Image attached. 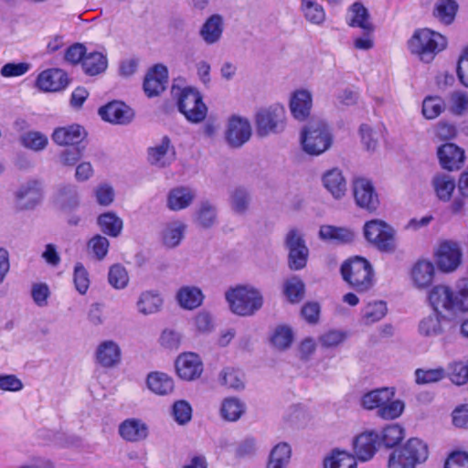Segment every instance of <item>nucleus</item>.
Instances as JSON below:
<instances>
[{
	"mask_svg": "<svg viewBox=\"0 0 468 468\" xmlns=\"http://www.w3.org/2000/svg\"><path fill=\"white\" fill-rule=\"evenodd\" d=\"M429 300L436 311L441 309L452 314L468 311V279L460 280L455 292L445 285L434 286Z\"/></svg>",
	"mask_w": 468,
	"mask_h": 468,
	"instance_id": "f257e3e1",
	"label": "nucleus"
},
{
	"mask_svg": "<svg viewBox=\"0 0 468 468\" xmlns=\"http://www.w3.org/2000/svg\"><path fill=\"white\" fill-rule=\"evenodd\" d=\"M340 272L343 280L358 292L368 291L374 284V270L366 258H349L341 265Z\"/></svg>",
	"mask_w": 468,
	"mask_h": 468,
	"instance_id": "f03ea898",
	"label": "nucleus"
},
{
	"mask_svg": "<svg viewBox=\"0 0 468 468\" xmlns=\"http://www.w3.org/2000/svg\"><path fill=\"white\" fill-rule=\"evenodd\" d=\"M230 310L240 316H251L263 305L261 292L250 285H239L226 292Z\"/></svg>",
	"mask_w": 468,
	"mask_h": 468,
	"instance_id": "7ed1b4c3",
	"label": "nucleus"
},
{
	"mask_svg": "<svg viewBox=\"0 0 468 468\" xmlns=\"http://www.w3.org/2000/svg\"><path fill=\"white\" fill-rule=\"evenodd\" d=\"M446 38L429 28L418 29L408 41V48L420 60L429 63L446 48Z\"/></svg>",
	"mask_w": 468,
	"mask_h": 468,
	"instance_id": "20e7f679",
	"label": "nucleus"
},
{
	"mask_svg": "<svg viewBox=\"0 0 468 468\" xmlns=\"http://www.w3.org/2000/svg\"><path fill=\"white\" fill-rule=\"evenodd\" d=\"M301 144L305 153L319 155L331 147L333 135L324 121H313L303 129Z\"/></svg>",
	"mask_w": 468,
	"mask_h": 468,
	"instance_id": "39448f33",
	"label": "nucleus"
},
{
	"mask_svg": "<svg viewBox=\"0 0 468 468\" xmlns=\"http://www.w3.org/2000/svg\"><path fill=\"white\" fill-rule=\"evenodd\" d=\"M428 446L417 438L410 439L406 444L392 452L388 459V468H415L428 458Z\"/></svg>",
	"mask_w": 468,
	"mask_h": 468,
	"instance_id": "423d86ee",
	"label": "nucleus"
},
{
	"mask_svg": "<svg viewBox=\"0 0 468 468\" xmlns=\"http://www.w3.org/2000/svg\"><path fill=\"white\" fill-rule=\"evenodd\" d=\"M256 133L266 137L271 133H282L286 127V112L280 104L261 109L256 114Z\"/></svg>",
	"mask_w": 468,
	"mask_h": 468,
	"instance_id": "0eeeda50",
	"label": "nucleus"
},
{
	"mask_svg": "<svg viewBox=\"0 0 468 468\" xmlns=\"http://www.w3.org/2000/svg\"><path fill=\"white\" fill-rule=\"evenodd\" d=\"M284 247L288 251V267L292 271L305 268L309 258V249L303 235L297 229H290L284 238Z\"/></svg>",
	"mask_w": 468,
	"mask_h": 468,
	"instance_id": "6e6552de",
	"label": "nucleus"
},
{
	"mask_svg": "<svg viewBox=\"0 0 468 468\" xmlns=\"http://www.w3.org/2000/svg\"><path fill=\"white\" fill-rule=\"evenodd\" d=\"M177 106L179 112L191 122L198 123L207 116V108L198 90L194 88L186 87L181 90Z\"/></svg>",
	"mask_w": 468,
	"mask_h": 468,
	"instance_id": "1a4fd4ad",
	"label": "nucleus"
},
{
	"mask_svg": "<svg viewBox=\"0 0 468 468\" xmlns=\"http://www.w3.org/2000/svg\"><path fill=\"white\" fill-rule=\"evenodd\" d=\"M43 198L42 182L30 179L22 184L15 193L16 207L19 210H32L38 206Z\"/></svg>",
	"mask_w": 468,
	"mask_h": 468,
	"instance_id": "9d476101",
	"label": "nucleus"
},
{
	"mask_svg": "<svg viewBox=\"0 0 468 468\" xmlns=\"http://www.w3.org/2000/svg\"><path fill=\"white\" fill-rule=\"evenodd\" d=\"M250 121L239 115H232L228 121L225 140L231 148H239L251 137Z\"/></svg>",
	"mask_w": 468,
	"mask_h": 468,
	"instance_id": "9b49d317",
	"label": "nucleus"
},
{
	"mask_svg": "<svg viewBox=\"0 0 468 468\" xmlns=\"http://www.w3.org/2000/svg\"><path fill=\"white\" fill-rule=\"evenodd\" d=\"M354 197L356 205L369 212L376 211L379 206L378 196L370 180L356 178L353 183Z\"/></svg>",
	"mask_w": 468,
	"mask_h": 468,
	"instance_id": "f8f14e48",
	"label": "nucleus"
},
{
	"mask_svg": "<svg viewBox=\"0 0 468 468\" xmlns=\"http://www.w3.org/2000/svg\"><path fill=\"white\" fill-rule=\"evenodd\" d=\"M99 114L105 122L125 125L134 118L133 110L125 103L118 101L109 102L99 109Z\"/></svg>",
	"mask_w": 468,
	"mask_h": 468,
	"instance_id": "ddd939ff",
	"label": "nucleus"
},
{
	"mask_svg": "<svg viewBox=\"0 0 468 468\" xmlns=\"http://www.w3.org/2000/svg\"><path fill=\"white\" fill-rule=\"evenodd\" d=\"M69 84L68 74L60 69H48L42 71L36 80L37 87L48 92L63 90Z\"/></svg>",
	"mask_w": 468,
	"mask_h": 468,
	"instance_id": "4468645a",
	"label": "nucleus"
},
{
	"mask_svg": "<svg viewBox=\"0 0 468 468\" xmlns=\"http://www.w3.org/2000/svg\"><path fill=\"white\" fill-rule=\"evenodd\" d=\"M439 163L444 170H459L464 163V150L455 144L445 143L437 149Z\"/></svg>",
	"mask_w": 468,
	"mask_h": 468,
	"instance_id": "2eb2a0df",
	"label": "nucleus"
},
{
	"mask_svg": "<svg viewBox=\"0 0 468 468\" xmlns=\"http://www.w3.org/2000/svg\"><path fill=\"white\" fill-rule=\"evenodd\" d=\"M176 369L180 378L191 381L201 376L203 363L197 354L184 353L176 358Z\"/></svg>",
	"mask_w": 468,
	"mask_h": 468,
	"instance_id": "dca6fc26",
	"label": "nucleus"
},
{
	"mask_svg": "<svg viewBox=\"0 0 468 468\" xmlns=\"http://www.w3.org/2000/svg\"><path fill=\"white\" fill-rule=\"evenodd\" d=\"M168 81V69L162 64H156L147 72L144 81V90L148 97L159 95L165 90Z\"/></svg>",
	"mask_w": 468,
	"mask_h": 468,
	"instance_id": "f3484780",
	"label": "nucleus"
},
{
	"mask_svg": "<svg viewBox=\"0 0 468 468\" xmlns=\"http://www.w3.org/2000/svg\"><path fill=\"white\" fill-rule=\"evenodd\" d=\"M380 444V436L375 431H366L354 440V452L356 457L362 462L370 460Z\"/></svg>",
	"mask_w": 468,
	"mask_h": 468,
	"instance_id": "a211bd4d",
	"label": "nucleus"
},
{
	"mask_svg": "<svg viewBox=\"0 0 468 468\" xmlns=\"http://www.w3.org/2000/svg\"><path fill=\"white\" fill-rule=\"evenodd\" d=\"M438 267L443 271H452L461 263V250L454 242H442L436 253Z\"/></svg>",
	"mask_w": 468,
	"mask_h": 468,
	"instance_id": "6ab92c4d",
	"label": "nucleus"
},
{
	"mask_svg": "<svg viewBox=\"0 0 468 468\" xmlns=\"http://www.w3.org/2000/svg\"><path fill=\"white\" fill-rule=\"evenodd\" d=\"M119 435L126 441L139 442L148 437V426L140 419L124 420L118 428Z\"/></svg>",
	"mask_w": 468,
	"mask_h": 468,
	"instance_id": "aec40b11",
	"label": "nucleus"
},
{
	"mask_svg": "<svg viewBox=\"0 0 468 468\" xmlns=\"http://www.w3.org/2000/svg\"><path fill=\"white\" fill-rule=\"evenodd\" d=\"M312 105V94L307 90H297L291 96L290 111L297 121L303 122L309 117Z\"/></svg>",
	"mask_w": 468,
	"mask_h": 468,
	"instance_id": "412c9836",
	"label": "nucleus"
},
{
	"mask_svg": "<svg viewBox=\"0 0 468 468\" xmlns=\"http://www.w3.org/2000/svg\"><path fill=\"white\" fill-rule=\"evenodd\" d=\"M174 154L171 140L165 135L159 144L148 148V162L157 167H165L171 164Z\"/></svg>",
	"mask_w": 468,
	"mask_h": 468,
	"instance_id": "4be33fe9",
	"label": "nucleus"
},
{
	"mask_svg": "<svg viewBox=\"0 0 468 468\" xmlns=\"http://www.w3.org/2000/svg\"><path fill=\"white\" fill-rule=\"evenodd\" d=\"M252 202L251 192L245 186H239L229 191V204L230 210L237 216H245Z\"/></svg>",
	"mask_w": 468,
	"mask_h": 468,
	"instance_id": "5701e85b",
	"label": "nucleus"
},
{
	"mask_svg": "<svg viewBox=\"0 0 468 468\" xmlns=\"http://www.w3.org/2000/svg\"><path fill=\"white\" fill-rule=\"evenodd\" d=\"M121 348L116 342L105 340L98 346L95 357L101 367H113L121 361Z\"/></svg>",
	"mask_w": 468,
	"mask_h": 468,
	"instance_id": "b1692460",
	"label": "nucleus"
},
{
	"mask_svg": "<svg viewBox=\"0 0 468 468\" xmlns=\"http://www.w3.org/2000/svg\"><path fill=\"white\" fill-rule=\"evenodd\" d=\"M195 198L196 192L190 187H174L167 194L166 206L172 211H179L188 207Z\"/></svg>",
	"mask_w": 468,
	"mask_h": 468,
	"instance_id": "393cba45",
	"label": "nucleus"
},
{
	"mask_svg": "<svg viewBox=\"0 0 468 468\" xmlns=\"http://www.w3.org/2000/svg\"><path fill=\"white\" fill-rule=\"evenodd\" d=\"M224 22L220 15L210 16L201 26L199 36L207 45H214L222 37Z\"/></svg>",
	"mask_w": 468,
	"mask_h": 468,
	"instance_id": "a878e982",
	"label": "nucleus"
},
{
	"mask_svg": "<svg viewBox=\"0 0 468 468\" xmlns=\"http://www.w3.org/2000/svg\"><path fill=\"white\" fill-rule=\"evenodd\" d=\"M186 228L180 220L166 223L160 233L162 244L167 249L178 247L185 237Z\"/></svg>",
	"mask_w": 468,
	"mask_h": 468,
	"instance_id": "bb28decb",
	"label": "nucleus"
},
{
	"mask_svg": "<svg viewBox=\"0 0 468 468\" xmlns=\"http://www.w3.org/2000/svg\"><path fill=\"white\" fill-rule=\"evenodd\" d=\"M323 185L336 199L344 197L346 192V181L338 168H333L324 174Z\"/></svg>",
	"mask_w": 468,
	"mask_h": 468,
	"instance_id": "cd10ccee",
	"label": "nucleus"
},
{
	"mask_svg": "<svg viewBox=\"0 0 468 468\" xmlns=\"http://www.w3.org/2000/svg\"><path fill=\"white\" fill-rule=\"evenodd\" d=\"M431 185L437 197L442 202L450 201L456 187L454 178L444 173H438L434 175L431 180Z\"/></svg>",
	"mask_w": 468,
	"mask_h": 468,
	"instance_id": "c85d7f7f",
	"label": "nucleus"
},
{
	"mask_svg": "<svg viewBox=\"0 0 468 468\" xmlns=\"http://www.w3.org/2000/svg\"><path fill=\"white\" fill-rule=\"evenodd\" d=\"M84 129L78 124L58 127L52 133V140L58 145L74 144L80 142Z\"/></svg>",
	"mask_w": 468,
	"mask_h": 468,
	"instance_id": "c756f323",
	"label": "nucleus"
},
{
	"mask_svg": "<svg viewBox=\"0 0 468 468\" xmlns=\"http://www.w3.org/2000/svg\"><path fill=\"white\" fill-rule=\"evenodd\" d=\"M395 395L392 388H382L371 390L361 398V405L367 410H379L384 403L389 402Z\"/></svg>",
	"mask_w": 468,
	"mask_h": 468,
	"instance_id": "7c9ffc66",
	"label": "nucleus"
},
{
	"mask_svg": "<svg viewBox=\"0 0 468 468\" xmlns=\"http://www.w3.org/2000/svg\"><path fill=\"white\" fill-rule=\"evenodd\" d=\"M371 245H373L380 252H395L397 249L395 229L385 222L382 229L378 231L377 239L373 240Z\"/></svg>",
	"mask_w": 468,
	"mask_h": 468,
	"instance_id": "2f4dec72",
	"label": "nucleus"
},
{
	"mask_svg": "<svg viewBox=\"0 0 468 468\" xmlns=\"http://www.w3.org/2000/svg\"><path fill=\"white\" fill-rule=\"evenodd\" d=\"M97 223L104 234L112 238L119 237L123 228L122 219L112 211L101 214L97 218Z\"/></svg>",
	"mask_w": 468,
	"mask_h": 468,
	"instance_id": "473e14b6",
	"label": "nucleus"
},
{
	"mask_svg": "<svg viewBox=\"0 0 468 468\" xmlns=\"http://www.w3.org/2000/svg\"><path fill=\"white\" fill-rule=\"evenodd\" d=\"M291 456V446L286 442H280L271 449L266 468H286Z\"/></svg>",
	"mask_w": 468,
	"mask_h": 468,
	"instance_id": "72a5a7b5",
	"label": "nucleus"
},
{
	"mask_svg": "<svg viewBox=\"0 0 468 468\" xmlns=\"http://www.w3.org/2000/svg\"><path fill=\"white\" fill-rule=\"evenodd\" d=\"M217 216L216 206L208 200H203L196 210L195 221L201 228L209 229L217 222Z\"/></svg>",
	"mask_w": 468,
	"mask_h": 468,
	"instance_id": "f704fd0d",
	"label": "nucleus"
},
{
	"mask_svg": "<svg viewBox=\"0 0 468 468\" xmlns=\"http://www.w3.org/2000/svg\"><path fill=\"white\" fill-rule=\"evenodd\" d=\"M412 279L419 288H424L432 282L434 276V266L427 261H419L412 269Z\"/></svg>",
	"mask_w": 468,
	"mask_h": 468,
	"instance_id": "c9c22d12",
	"label": "nucleus"
},
{
	"mask_svg": "<svg viewBox=\"0 0 468 468\" xmlns=\"http://www.w3.org/2000/svg\"><path fill=\"white\" fill-rule=\"evenodd\" d=\"M176 298L183 308L191 310L201 305L204 295L199 288L186 286L178 291Z\"/></svg>",
	"mask_w": 468,
	"mask_h": 468,
	"instance_id": "e433bc0d",
	"label": "nucleus"
},
{
	"mask_svg": "<svg viewBox=\"0 0 468 468\" xmlns=\"http://www.w3.org/2000/svg\"><path fill=\"white\" fill-rule=\"evenodd\" d=\"M319 237L335 243H348L354 239V233L346 228L324 225L320 228Z\"/></svg>",
	"mask_w": 468,
	"mask_h": 468,
	"instance_id": "4c0bfd02",
	"label": "nucleus"
},
{
	"mask_svg": "<svg viewBox=\"0 0 468 468\" xmlns=\"http://www.w3.org/2000/svg\"><path fill=\"white\" fill-rule=\"evenodd\" d=\"M148 388L158 395H167L174 389V380L167 374L154 372L148 375Z\"/></svg>",
	"mask_w": 468,
	"mask_h": 468,
	"instance_id": "58836bf2",
	"label": "nucleus"
},
{
	"mask_svg": "<svg viewBox=\"0 0 468 468\" xmlns=\"http://www.w3.org/2000/svg\"><path fill=\"white\" fill-rule=\"evenodd\" d=\"M162 304L163 299L157 292L153 291L142 292L137 301L138 311L144 315L159 312Z\"/></svg>",
	"mask_w": 468,
	"mask_h": 468,
	"instance_id": "ea45409f",
	"label": "nucleus"
},
{
	"mask_svg": "<svg viewBox=\"0 0 468 468\" xmlns=\"http://www.w3.org/2000/svg\"><path fill=\"white\" fill-rule=\"evenodd\" d=\"M81 65L87 75L95 76L105 71L108 60L106 56L101 52H90L86 54Z\"/></svg>",
	"mask_w": 468,
	"mask_h": 468,
	"instance_id": "a19ab883",
	"label": "nucleus"
},
{
	"mask_svg": "<svg viewBox=\"0 0 468 468\" xmlns=\"http://www.w3.org/2000/svg\"><path fill=\"white\" fill-rule=\"evenodd\" d=\"M459 5L455 0H439L434 6L433 16L445 25L453 22Z\"/></svg>",
	"mask_w": 468,
	"mask_h": 468,
	"instance_id": "79ce46f5",
	"label": "nucleus"
},
{
	"mask_svg": "<svg viewBox=\"0 0 468 468\" xmlns=\"http://www.w3.org/2000/svg\"><path fill=\"white\" fill-rule=\"evenodd\" d=\"M245 408L240 399L234 397L227 398L221 404L220 415L225 420L236 421L245 412Z\"/></svg>",
	"mask_w": 468,
	"mask_h": 468,
	"instance_id": "37998d69",
	"label": "nucleus"
},
{
	"mask_svg": "<svg viewBox=\"0 0 468 468\" xmlns=\"http://www.w3.org/2000/svg\"><path fill=\"white\" fill-rule=\"evenodd\" d=\"M350 11L353 14V17L349 22L350 27H360L367 33H371L374 30L373 25L368 21V11L361 3H354L350 7Z\"/></svg>",
	"mask_w": 468,
	"mask_h": 468,
	"instance_id": "c03bdc74",
	"label": "nucleus"
},
{
	"mask_svg": "<svg viewBox=\"0 0 468 468\" xmlns=\"http://www.w3.org/2000/svg\"><path fill=\"white\" fill-rule=\"evenodd\" d=\"M271 344L278 350L283 351L288 349L293 341V333L290 326L285 324L278 325L271 336Z\"/></svg>",
	"mask_w": 468,
	"mask_h": 468,
	"instance_id": "a18cd8bd",
	"label": "nucleus"
},
{
	"mask_svg": "<svg viewBox=\"0 0 468 468\" xmlns=\"http://www.w3.org/2000/svg\"><path fill=\"white\" fill-rule=\"evenodd\" d=\"M434 314L428 315L423 318L419 324V331L422 335L433 336L438 335L442 332L441 320L439 313L443 310L436 311L434 308Z\"/></svg>",
	"mask_w": 468,
	"mask_h": 468,
	"instance_id": "49530a36",
	"label": "nucleus"
},
{
	"mask_svg": "<svg viewBox=\"0 0 468 468\" xmlns=\"http://www.w3.org/2000/svg\"><path fill=\"white\" fill-rule=\"evenodd\" d=\"M219 381L223 386L235 390L244 388V374L235 368L226 367L219 374Z\"/></svg>",
	"mask_w": 468,
	"mask_h": 468,
	"instance_id": "de8ad7c7",
	"label": "nucleus"
},
{
	"mask_svg": "<svg viewBox=\"0 0 468 468\" xmlns=\"http://www.w3.org/2000/svg\"><path fill=\"white\" fill-rule=\"evenodd\" d=\"M324 468H356L352 455L346 452L334 451L331 456L324 459Z\"/></svg>",
	"mask_w": 468,
	"mask_h": 468,
	"instance_id": "09e8293b",
	"label": "nucleus"
},
{
	"mask_svg": "<svg viewBox=\"0 0 468 468\" xmlns=\"http://www.w3.org/2000/svg\"><path fill=\"white\" fill-rule=\"evenodd\" d=\"M387 305L383 301L368 303L362 311V318L366 324L381 320L387 314Z\"/></svg>",
	"mask_w": 468,
	"mask_h": 468,
	"instance_id": "8fccbe9b",
	"label": "nucleus"
},
{
	"mask_svg": "<svg viewBox=\"0 0 468 468\" xmlns=\"http://www.w3.org/2000/svg\"><path fill=\"white\" fill-rule=\"evenodd\" d=\"M110 247V241L102 235L96 234L87 243L89 253H91L93 258L101 261L107 256Z\"/></svg>",
	"mask_w": 468,
	"mask_h": 468,
	"instance_id": "3c124183",
	"label": "nucleus"
},
{
	"mask_svg": "<svg viewBox=\"0 0 468 468\" xmlns=\"http://www.w3.org/2000/svg\"><path fill=\"white\" fill-rule=\"evenodd\" d=\"M20 142L24 147L38 152L46 148L48 139L40 132L30 131L21 135Z\"/></svg>",
	"mask_w": 468,
	"mask_h": 468,
	"instance_id": "603ef678",
	"label": "nucleus"
},
{
	"mask_svg": "<svg viewBox=\"0 0 468 468\" xmlns=\"http://www.w3.org/2000/svg\"><path fill=\"white\" fill-rule=\"evenodd\" d=\"M302 8L305 18L315 25H320L324 21L325 13L321 5L314 0H302Z\"/></svg>",
	"mask_w": 468,
	"mask_h": 468,
	"instance_id": "864d4df0",
	"label": "nucleus"
},
{
	"mask_svg": "<svg viewBox=\"0 0 468 468\" xmlns=\"http://www.w3.org/2000/svg\"><path fill=\"white\" fill-rule=\"evenodd\" d=\"M445 101L439 96H428L422 102V114L426 119L432 120L445 110Z\"/></svg>",
	"mask_w": 468,
	"mask_h": 468,
	"instance_id": "5fc2aeb1",
	"label": "nucleus"
},
{
	"mask_svg": "<svg viewBox=\"0 0 468 468\" xmlns=\"http://www.w3.org/2000/svg\"><path fill=\"white\" fill-rule=\"evenodd\" d=\"M58 203L66 208H74L79 205V194L74 185H64L58 189Z\"/></svg>",
	"mask_w": 468,
	"mask_h": 468,
	"instance_id": "6e6d98bb",
	"label": "nucleus"
},
{
	"mask_svg": "<svg viewBox=\"0 0 468 468\" xmlns=\"http://www.w3.org/2000/svg\"><path fill=\"white\" fill-rule=\"evenodd\" d=\"M450 112L456 116H462L468 111V93L455 90L448 98Z\"/></svg>",
	"mask_w": 468,
	"mask_h": 468,
	"instance_id": "4d7b16f0",
	"label": "nucleus"
},
{
	"mask_svg": "<svg viewBox=\"0 0 468 468\" xmlns=\"http://www.w3.org/2000/svg\"><path fill=\"white\" fill-rule=\"evenodd\" d=\"M446 378V371L443 367L431 369L418 368L415 370V381L419 385L431 384Z\"/></svg>",
	"mask_w": 468,
	"mask_h": 468,
	"instance_id": "13d9d810",
	"label": "nucleus"
},
{
	"mask_svg": "<svg viewBox=\"0 0 468 468\" xmlns=\"http://www.w3.org/2000/svg\"><path fill=\"white\" fill-rule=\"evenodd\" d=\"M446 377L458 386L468 382V365L463 362H452L447 367Z\"/></svg>",
	"mask_w": 468,
	"mask_h": 468,
	"instance_id": "bf43d9fd",
	"label": "nucleus"
},
{
	"mask_svg": "<svg viewBox=\"0 0 468 468\" xmlns=\"http://www.w3.org/2000/svg\"><path fill=\"white\" fill-rule=\"evenodd\" d=\"M283 292L291 303H298L303 298L304 283L294 276L284 282Z\"/></svg>",
	"mask_w": 468,
	"mask_h": 468,
	"instance_id": "052dcab7",
	"label": "nucleus"
},
{
	"mask_svg": "<svg viewBox=\"0 0 468 468\" xmlns=\"http://www.w3.org/2000/svg\"><path fill=\"white\" fill-rule=\"evenodd\" d=\"M404 438V429L399 424L388 425L381 432V441L387 448L398 445Z\"/></svg>",
	"mask_w": 468,
	"mask_h": 468,
	"instance_id": "680f3d73",
	"label": "nucleus"
},
{
	"mask_svg": "<svg viewBox=\"0 0 468 468\" xmlns=\"http://www.w3.org/2000/svg\"><path fill=\"white\" fill-rule=\"evenodd\" d=\"M108 282L115 289H124L129 282L126 269L121 264H113L108 272Z\"/></svg>",
	"mask_w": 468,
	"mask_h": 468,
	"instance_id": "e2e57ef3",
	"label": "nucleus"
},
{
	"mask_svg": "<svg viewBox=\"0 0 468 468\" xmlns=\"http://www.w3.org/2000/svg\"><path fill=\"white\" fill-rule=\"evenodd\" d=\"M404 410V403L400 400H390L384 403L379 410H378V416L384 420H394L399 418Z\"/></svg>",
	"mask_w": 468,
	"mask_h": 468,
	"instance_id": "0e129e2a",
	"label": "nucleus"
},
{
	"mask_svg": "<svg viewBox=\"0 0 468 468\" xmlns=\"http://www.w3.org/2000/svg\"><path fill=\"white\" fill-rule=\"evenodd\" d=\"M73 281L76 290L80 294H85L90 286L88 271L82 263L78 262L74 267Z\"/></svg>",
	"mask_w": 468,
	"mask_h": 468,
	"instance_id": "69168bd1",
	"label": "nucleus"
},
{
	"mask_svg": "<svg viewBox=\"0 0 468 468\" xmlns=\"http://www.w3.org/2000/svg\"><path fill=\"white\" fill-rule=\"evenodd\" d=\"M173 416L175 420L180 425L189 422L192 417L190 404L186 400L176 401L173 405Z\"/></svg>",
	"mask_w": 468,
	"mask_h": 468,
	"instance_id": "338daca9",
	"label": "nucleus"
},
{
	"mask_svg": "<svg viewBox=\"0 0 468 468\" xmlns=\"http://www.w3.org/2000/svg\"><path fill=\"white\" fill-rule=\"evenodd\" d=\"M84 146H71L59 154V161L65 166H74L82 157Z\"/></svg>",
	"mask_w": 468,
	"mask_h": 468,
	"instance_id": "774afa93",
	"label": "nucleus"
}]
</instances>
